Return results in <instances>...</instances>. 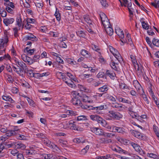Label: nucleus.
Returning a JSON list of instances; mask_svg holds the SVG:
<instances>
[{"label":"nucleus","instance_id":"obj_1","mask_svg":"<svg viewBox=\"0 0 159 159\" xmlns=\"http://www.w3.org/2000/svg\"><path fill=\"white\" fill-rule=\"evenodd\" d=\"M115 32L120 38L121 45H123L124 43H127L128 44H131L132 43L131 39L130 38V35L126 32V39L124 38V35L123 30L118 27H116L115 29Z\"/></svg>","mask_w":159,"mask_h":159},{"label":"nucleus","instance_id":"obj_2","mask_svg":"<svg viewBox=\"0 0 159 159\" xmlns=\"http://www.w3.org/2000/svg\"><path fill=\"white\" fill-rule=\"evenodd\" d=\"M9 35V32L5 31L3 37L0 39V55L2 54L5 52L8 42Z\"/></svg>","mask_w":159,"mask_h":159},{"label":"nucleus","instance_id":"obj_3","mask_svg":"<svg viewBox=\"0 0 159 159\" xmlns=\"http://www.w3.org/2000/svg\"><path fill=\"white\" fill-rule=\"evenodd\" d=\"M56 75L58 79H62L66 84L69 87L73 88L75 87V85L73 82L71 80L66 79L64 77L62 73L60 72H57Z\"/></svg>","mask_w":159,"mask_h":159},{"label":"nucleus","instance_id":"obj_4","mask_svg":"<svg viewBox=\"0 0 159 159\" xmlns=\"http://www.w3.org/2000/svg\"><path fill=\"white\" fill-rule=\"evenodd\" d=\"M108 48L111 52L113 54L118 61L120 62L122 60V58L118 51L111 46L109 45Z\"/></svg>","mask_w":159,"mask_h":159},{"label":"nucleus","instance_id":"obj_5","mask_svg":"<svg viewBox=\"0 0 159 159\" xmlns=\"http://www.w3.org/2000/svg\"><path fill=\"white\" fill-rule=\"evenodd\" d=\"M81 98H72L71 100V102L74 105L76 106H80L83 108L84 109H89V107L86 106L85 107H84L83 105H82V103L80 101Z\"/></svg>","mask_w":159,"mask_h":159},{"label":"nucleus","instance_id":"obj_6","mask_svg":"<svg viewBox=\"0 0 159 159\" xmlns=\"http://www.w3.org/2000/svg\"><path fill=\"white\" fill-rule=\"evenodd\" d=\"M111 148L113 151H115L120 154H124L127 155H129V154L128 152L122 149L120 147L116 145L111 146Z\"/></svg>","mask_w":159,"mask_h":159},{"label":"nucleus","instance_id":"obj_7","mask_svg":"<svg viewBox=\"0 0 159 159\" xmlns=\"http://www.w3.org/2000/svg\"><path fill=\"white\" fill-rule=\"evenodd\" d=\"M108 115L111 118H115L117 120L119 119L123 116L120 113H116L112 111H110L109 112Z\"/></svg>","mask_w":159,"mask_h":159},{"label":"nucleus","instance_id":"obj_8","mask_svg":"<svg viewBox=\"0 0 159 159\" xmlns=\"http://www.w3.org/2000/svg\"><path fill=\"white\" fill-rule=\"evenodd\" d=\"M75 123V122L73 120H70V129L79 131H83V128L77 127Z\"/></svg>","mask_w":159,"mask_h":159},{"label":"nucleus","instance_id":"obj_9","mask_svg":"<svg viewBox=\"0 0 159 159\" xmlns=\"http://www.w3.org/2000/svg\"><path fill=\"white\" fill-rule=\"evenodd\" d=\"M21 57L22 60L29 64L31 65L34 63L33 60L31 58L25 54H22Z\"/></svg>","mask_w":159,"mask_h":159},{"label":"nucleus","instance_id":"obj_10","mask_svg":"<svg viewBox=\"0 0 159 159\" xmlns=\"http://www.w3.org/2000/svg\"><path fill=\"white\" fill-rule=\"evenodd\" d=\"M21 57L22 60L29 64L31 65L34 63L33 60L31 58L25 54H22Z\"/></svg>","mask_w":159,"mask_h":159},{"label":"nucleus","instance_id":"obj_11","mask_svg":"<svg viewBox=\"0 0 159 159\" xmlns=\"http://www.w3.org/2000/svg\"><path fill=\"white\" fill-rule=\"evenodd\" d=\"M21 57L22 60L29 64L31 65L34 63L33 60L31 58L25 54H22Z\"/></svg>","mask_w":159,"mask_h":159},{"label":"nucleus","instance_id":"obj_12","mask_svg":"<svg viewBox=\"0 0 159 159\" xmlns=\"http://www.w3.org/2000/svg\"><path fill=\"white\" fill-rule=\"evenodd\" d=\"M130 144L136 152L140 153L141 154H142V152H143V153L144 154L139 146L133 142L131 143Z\"/></svg>","mask_w":159,"mask_h":159},{"label":"nucleus","instance_id":"obj_13","mask_svg":"<svg viewBox=\"0 0 159 159\" xmlns=\"http://www.w3.org/2000/svg\"><path fill=\"white\" fill-rule=\"evenodd\" d=\"M130 58L132 62L134 65L135 69L136 70H139V66L137 63L135 57L133 55H131Z\"/></svg>","mask_w":159,"mask_h":159},{"label":"nucleus","instance_id":"obj_14","mask_svg":"<svg viewBox=\"0 0 159 159\" xmlns=\"http://www.w3.org/2000/svg\"><path fill=\"white\" fill-rule=\"evenodd\" d=\"M91 130L92 132L98 135H102L103 131L102 129L96 127L91 128Z\"/></svg>","mask_w":159,"mask_h":159},{"label":"nucleus","instance_id":"obj_15","mask_svg":"<svg viewBox=\"0 0 159 159\" xmlns=\"http://www.w3.org/2000/svg\"><path fill=\"white\" fill-rule=\"evenodd\" d=\"M23 153L25 155L31 157V156L34 155L36 152L34 149H30L25 150Z\"/></svg>","mask_w":159,"mask_h":159},{"label":"nucleus","instance_id":"obj_16","mask_svg":"<svg viewBox=\"0 0 159 159\" xmlns=\"http://www.w3.org/2000/svg\"><path fill=\"white\" fill-rule=\"evenodd\" d=\"M108 130L111 132H117L120 133H122L124 131L123 129L122 128L116 126H113L112 129L111 127V129H108Z\"/></svg>","mask_w":159,"mask_h":159},{"label":"nucleus","instance_id":"obj_17","mask_svg":"<svg viewBox=\"0 0 159 159\" xmlns=\"http://www.w3.org/2000/svg\"><path fill=\"white\" fill-rule=\"evenodd\" d=\"M90 118L92 120L97 121L99 123L102 119V118L97 115H91L90 116Z\"/></svg>","mask_w":159,"mask_h":159},{"label":"nucleus","instance_id":"obj_18","mask_svg":"<svg viewBox=\"0 0 159 159\" xmlns=\"http://www.w3.org/2000/svg\"><path fill=\"white\" fill-rule=\"evenodd\" d=\"M14 21L13 18H5L3 19V22L6 26L12 24Z\"/></svg>","mask_w":159,"mask_h":159},{"label":"nucleus","instance_id":"obj_19","mask_svg":"<svg viewBox=\"0 0 159 159\" xmlns=\"http://www.w3.org/2000/svg\"><path fill=\"white\" fill-rule=\"evenodd\" d=\"M102 94L98 93H96L95 94L92 96L93 103L96 101H99L100 98L102 97Z\"/></svg>","mask_w":159,"mask_h":159},{"label":"nucleus","instance_id":"obj_20","mask_svg":"<svg viewBox=\"0 0 159 159\" xmlns=\"http://www.w3.org/2000/svg\"><path fill=\"white\" fill-rule=\"evenodd\" d=\"M82 100L84 102L93 103L91 96H89L86 95H84Z\"/></svg>","mask_w":159,"mask_h":159},{"label":"nucleus","instance_id":"obj_21","mask_svg":"<svg viewBox=\"0 0 159 159\" xmlns=\"http://www.w3.org/2000/svg\"><path fill=\"white\" fill-rule=\"evenodd\" d=\"M99 123L103 127H105L107 129H111V126L107 125V121L103 118Z\"/></svg>","mask_w":159,"mask_h":159},{"label":"nucleus","instance_id":"obj_22","mask_svg":"<svg viewBox=\"0 0 159 159\" xmlns=\"http://www.w3.org/2000/svg\"><path fill=\"white\" fill-rule=\"evenodd\" d=\"M98 141L101 143H108L111 142V140L110 139H108L104 138H100Z\"/></svg>","mask_w":159,"mask_h":159},{"label":"nucleus","instance_id":"obj_23","mask_svg":"<svg viewBox=\"0 0 159 159\" xmlns=\"http://www.w3.org/2000/svg\"><path fill=\"white\" fill-rule=\"evenodd\" d=\"M15 148L21 149H24L26 148V146L23 144L20 143H14Z\"/></svg>","mask_w":159,"mask_h":159},{"label":"nucleus","instance_id":"obj_24","mask_svg":"<svg viewBox=\"0 0 159 159\" xmlns=\"http://www.w3.org/2000/svg\"><path fill=\"white\" fill-rule=\"evenodd\" d=\"M117 139L121 143L124 145H128L129 143H130L128 140H127L122 138L118 137L117 138Z\"/></svg>","mask_w":159,"mask_h":159},{"label":"nucleus","instance_id":"obj_25","mask_svg":"<svg viewBox=\"0 0 159 159\" xmlns=\"http://www.w3.org/2000/svg\"><path fill=\"white\" fill-rule=\"evenodd\" d=\"M73 141L75 143H83L87 142L86 140L82 138H75L73 139Z\"/></svg>","mask_w":159,"mask_h":159},{"label":"nucleus","instance_id":"obj_26","mask_svg":"<svg viewBox=\"0 0 159 159\" xmlns=\"http://www.w3.org/2000/svg\"><path fill=\"white\" fill-rule=\"evenodd\" d=\"M35 37L33 34H29L25 36L23 38V40L25 41L28 40H33L34 39Z\"/></svg>","mask_w":159,"mask_h":159},{"label":"nucleus","instance_id":"obj_27","mask_svg":"<svg viewBox=\"0 0 159 159\" xmlns=\"http://www.w3.org/2000/svg\"><path fill=\"white\" fill-rule=\"evenodd\" d=\"M107 33L110 36L112 35L113 33V30L110 26L105 28Z\"/></svg>","mask_w":159,"mask_h":159},{"label":"nucleus","instance_id":"obj_28","mask_svg":"<svg viewBox=\"0 0 159 159\" xmlns=\"http://www.w3.org/2000/svg\"><path fill=\"white\" fill-rule=\"evenodd\" d=\"M2 97V99L4 100L10 102L12 103L14 102V101L9 96L5 95H3Z\"/></svg>","mask_w":159,"mask_h":159},{"label":"nucleus","instance_id":"obj_29","mask_svg":"<svg viewBox=\"0 0 159 159\" xmlns=\"http://www.w3.org/2000/svg\"><path fill=\"white\" fill-rule=\"evenodd\" d=\"M133 83L135 88L138 91L140 89H142L141 86L137 81H134L133 82Z\"/></svg>","mask_w":159,"mask_h":159},{"label":"nucleus","instance_id":"obj_30","mask_svg":"<svg viewBox=\"0 0 159 159\" xmlns=\"http://www.w3.org/2000/svg\"><path fill=\"white\" fill-rule=\"evenodd\" d=\"M107 107L106 105H101L99 106L96 107H94V109L97 110V113L99 114L100 112L98 111L100 110H102L106 109Z\"/></svg>","mask_w":159,"mask_h":159},{"label":"nucleus","instance_id":"obj_31","mask_svg":"<svg viewBox=\"0 0 159 159\" xmlns=\"http://www.w3.org/2000/svg\"><path fill=\"white\" fill-rule=\"evenodd\" d=\"M106 74L109 76L111 79H114L115 75L113 71L107 70L106 72Z\"/></svg>","mask_w":159,"mask_h":159},{"label":"nucleus","instance_id":"obj_32","mask_svg":"<svg viewBox=\"0 0 159 159\" xmlns=\"http://www.w3.org/2000/svg\"><path fill=\"white\" fill-rule=\"evenodd\" d=\"M115 135L114 134L107 133L104 132L103 131L102 136H103L104 137H107V138H112Z\"/></svg>","mask_w":159,"mask_h":159},{"label":"nucleus","instance_id":"obj_33","mask_svg":"<svg viewBox=\"0 0 159 159\" xmlns=\"http://www.w3.org/2000/svg\"><path fill=\"white\" fill-rule=\"evenodd\" d=\"M108 89V87L106 85H105L98 89L99 91L101 92H106Z\"/></svg>","mask_w":159,"mask_h":159},{"label":"nucleus","instance_id":"obj_34","mask_svg":"<svg viewBox=\"0 0 159 159\" xmlns=\"http://www.w3.org/2000/svg\"><path fill=\"white\" fill-rule=\"evenodd\" d=\"M85 21L90 26L92 24V21L90 19L89 16L88 15H85L84 16Z\"/></svg>","mask_w":159,"mask_h":159},{"label":"nucleus","instance_id":"obj_35","mask_svg":"<svg viewBox=\"0 0 159 159\" xmlns=\"http://www.w3.org/2000/svg\"><path fill=\"white\" fill-rule=\"evenodd\" d=\"M100 16L102 21V22H104L108 20L106 15L103 12H100Z\"/></svg>","mask_w":159,"mask_h":159},{"label":"nucleus","instance_id":"obj_36","mask_svg":"<svg viewBox=\"0 0 159 159\" xmlns=\"http://www.w3.org/2000/svg\"><path fill=\"white\" fill-rule=\"evenodd\" d=\"M80 53L82 55L86 57H88L90 56L89 52L85 50H82Z\"/></svg>","mask_w":159,"mask_h":159},{"label":"nucleus","instance_id":"obj_37","mask_svg":"<svg viewBox=\"0 0 159 159\" xmlns=\"http://www.w3.org/2000/svg\"><path fill=\"white\" fill-rule=\"evenodd\" d=\"M129 113L133 118H135L137 119L138 115L137 113L134 112L132 111L129 110Z\"/></svg>","mask_w":159,"mask_h":159},{"label":"nucleus","instance_id":"obj_38","mask_svg":"<svg viewBox=\"0 0 159 159\" xmlns=\"http://www.w3.org/2000/svg\"><path fill=\"white\" fill-rule=\"evenodd\" d=\"M133 133L135 137L139 139H142V135L140 133L136 131H134Z\"/></svg>","mask_w":159,"mask_h":159},{"label":"nucleus","instance_id":"obj_39","mask_svg":"<svg viewBox=\"0 0 159 159\" xmlns=\"http://www.w3.org/2000/svg\"><path fill=\"white\" fill-rule=\"evenodd\" d=\"M54 15L56 17L57 20L58 21H60L61 20V15L59 10H57V8L56 9V11Z\"/></svg>","mask_w":159,"mask_h":159},{"label":"nucleus","instance_id":"obj_40","mask_svg":"<svg viewBox=\"0 0 159 159\" xmlns=\"http://www.w3.org/2000/svg\"><path fill=\"white\" fill-rule=\"evenodd\" d=\"M117 65V63H115L114 62V61H112L110 64V65L112 69L115 70H117L118 68L117 67L116 65Z\"/></svg>","mask_w":159,"mask_h":159},{"label":"nucleus","instance_id":"obj_41","mask_svg":"<svg viewBox=\"0 0 159 159\" xmlns=\"http://www.w3.org/2000/svg\"><path fill=\"white\" fill-rule=\"evenodd\" d=\"M97 159H116L115 158H113L112 156L110 155H107L106 157L104 156H102L101 157H98Z\"/></svg>","mask_w":159,"mask_h":159},{"label":"nucleus","instance_id":"obj_42","mask_svg":"<svg viewBox=\"0 0 159 159\" xmlns=\"http://www.w3.org/2000/svg\"><path fill=\"white\" fill-rule=\"evenodd\" d=\"M27 101L29 104L32 107H35L36 106V104L34 101L29 98H27Z\"/></svg>","mask_w":159,"mask_h":159},{"label":"nucleus","instance_id":"obj_43","mask_svg":"<svg viewBox=\"0 0 159 159\" xmlns=\"http://www.w3.org/2000/svg\"><path fill=\"white\" fill-rule=\"evenodd\" d=\"M71 94L73 96V98H81L79 93L77 92L73 91L71 93Z\"/></svg>","mask_w":159,"mask_h":159},{"label":"nucleus","instance_id":"obj_44","mask_svg":"<svg viewBox=\"0 0 159 159\" xmlns=\"http://www.w3.org/2000/svg\"><path fill=\"white\" fill-rule=\"evenodd\" d=\"M35 4L36 7L38 8L39 10L42 9L43 4L42 2L41 1L40 2H35Z\"/></svg>","mask_w":159,"mask_h":159},{"label":"nucleus","instance_id":"obj_45","mask_svg":"<svg viewBox=\"0 0 159 159\" xmlns=\"http://www.w3.org/2000/svg\"><path fill=\"white\" fill-rule=\"evenodd\" d=\"M128 3H127V4H124V5L125 7H127L128 8L129 12L130 14L131 15H133V12L134 11V9L131 7V6H132V3H131V5H130V6H128Z\"/></svg>","mask_w":159,"mask_h":159},{"label":"nucleus","instance_id":"obj_46","mask_svg":"<svg viewBox=\"0 0 159 159\" xmlns=\"http://www.w3.org/2000/svg\"><path fill=\"white\" fill-rule=\"evenodd\" d=\"M78 87L81 91H84L86 92H88L89 91V90L88 89L83 85L78 84Z\"/></svg>","mask_w":159,"mask_h":159},{"label":"nucleus","instance_id":"obj_47","mask_svg":"<svg viewBox=\"0 0 159 159\" xmlns=\"http://www.w3.org/2000/svg\"><path fill=\"white\" fill-rule=\"evenodd\" d=\"M28 75L31 77H36L37 76V73H33L32 70H28L27 72Z\"/></svg>","mask_w":159,"mask_h":159},{"label":"nucleus","instance_id":"obj_48","mask_svg":"<svg viewBox=\"0 0 159 159\" xmlns=\"http://www.w3.org/2000/svg\"><path fill=\"white\" fill-rule=\"evenodd\" d=\"M17 65L21 67L23 69L26 70L27 69L25 64L21 61H19Z\"/></svg>","mask_w":159,"mask_h":159},{"label":"nucleus","instance_id":"obj_49","mask_svg":"<svg viewBox=\"0 0 159 159\" xmlns=\"http://www.w3.org/2000/svg\"><path fill=\"white\" fill-rule=\"evenodd\" d=\"M89 148V146L87 145L81 151V154L82 155L85 154L88 151Z\"/></svg>","mask_w":159,"mask_h":159},{"label":"nucleus","instance_id":"obj_50","mask_svg":"<svg viewBox=\"0 0 159 159\" xmlns=\"http://www.w3.org/2000/svg\"><path fill=\"white\" fill-rule=\"evenodd\" d=\"M153 129L157 137H159V130L158 128L155 125H154L153 126Z\"/></svg>","mask_w":159,"mask_h":159},{"label":"nucleus","instance_id":"obj_51","mask_svg":"<svg viewBox=\"0 0 159 159\" xmlns=\"http://www.w3.org/2000/svg\"><path fill=\"white\" fill-rule=\"evenodd\" d=\"M152 43L155 46L159 47V40L154 38L152 40Z\"/></svg>","mask_w":159,"mask_h":159},{"label":"nucleus","instance_id":"obj_52","mask_svg":"<svg viewBox=\"0 0 159 159\" xmlns=\"http://www.w3.org/2000/svg\"><path fill=\"white\" fill-rule=\"evenodd\" d=\"M63 128L64 129L69 128L70 129V121H66L63 124Z\"/></svg>","mask_w":159,"mask_h":159},{"label":"nucleus","instance_id":"obj_53","mask_svg":"<svg viewBox=\"0 0 159 159\" xmlns=\"http://www.w3.org/2000/svg\"><path fill=\"white\" fill-rule=\"evenodd\" d=\"M151 4L156 8H159V0H155V2H152Z\"/></svg>","mask_w":159,"mask_h":159},{"label":"nucleus","instance_id":"obj_54","mask_svg":"<svg viewBox=\"0 0 159 159\" xmlns=\"http://www.w3.org/2000/svg\"><path fill=\"white\" fill-rule=\"evenodd\" d=\"M0 14L3 17H6L7 15V13L3 9H2L1 8L0 10Z\"/></svg>","mask_w":159,"mask_h":159},{"label":"nucleus","instance_id":"obj_55","mask_svg":"<svg viewBox=\"0 0 159 159\" xmlns=\"http://www.w3.org/2000/svg\"><path fill=\"white\" fill-rule=\"evenodd\" d=\"M102 23L104 28L110 26V23L108 21V20H107L104 22H102Z\"/></svg>","mask_w":159,"mask_h":159},{"label":"nucleus","instance_id":"obj_56","mask_svg":"<svg viewBox=\"0 0 159 159\" xmlns=\"http://www.w3.org/2000/svg\"><path fill=\"white\" fill-rule=\"evenodd\" d=\"M4 5L6 7H9L14 8L15 6H14L13 3L11 2H8V3H5Z\"/></svg>","mask_w":159,"mask_h":159},{"label":"nucleus","instance_id":"obj_57","mask_svg":"<svg viewBox=\"0 0 159 159\" xmlns=\"http://www.w3.org/2000/svg\"><path fill=\"white\" fill-rule=\"evenodd\" d=\"M147 156L150 158H152L154 159L157 158V156L153 153H148L147 154Z\"/></svg>","mask_w":159,"mask_h":159},{"label":"nucleus","instance_id":"obj_58","mask_svg":"<svg viewBox=\"0 0 159 159\" xmlns=\"http://www.w3.org/2000/svg\"><path fill=\"white\" fill-rule=\"evenodd\" d=\"M7 138L6 137L3 136L0 137V144H4L3 143L7 139Z\"/></svg>","mask_w":159,"mask_h":159},{"label":"nucleus","instance_id":"obj_59","mask_svg":"<svg viewBox=\"0 0 159 159\" xmlns=\"http://www.w3.org/2000/svg\"><path fill=\"white\" fill-rule=\"evenodd\" d=\"M67 76L71 79V80H73L75 81H76L77 80L75 78L74 75L68 72L67 73Z\"/></svg>","mask_w":159,"mask_h":159},{"label":"nucleus","instance_id":"obj_60","mask_svg":"<svg viewBox=\"0 0 159 159\" xmlns=\"http://www.w3.org/2000/svg\"><path fill=\"white\" fill-rule=\"evenodd\" d=\"M147 119V116L146 115H142L140 116L138 115L137 120L141 121L143 120L146 119Z\"/></svg>","mask_w":159,"mask_h":159},{"label":"nucleus","instance_id":"obj_61","mask_svg":"<svg viewBox=\"0 0 159 159\" xmlns=\"http://www.w3.org/2000/svg\"><path fill=\"white\" fill-rule=\"evenodd\" d=\"M118 100L120 102H122L126 103H129V101L128 100L121 97L118 98Z\"/></svg>","mask_w":159,"mask_h":159},{"label":"nucleus","instance_id":"obj_62","mask_svg":"<svg viewBox=\"0 0 159 159\" xmlns=\"http://www.w3.org/2000/svg\"><path fill=\"white\" fill-rule=\"evenodd\" d=\"M6 135L7 136H11L15 135V133L12 130H9L7 131Z\"/></svg>","mask_w":159,"mask_h":159},{"label":"nucleus","instance_id":"obj_63","mask_svg":"<svg viewBox=\"0 0 159 159\" xmlns=\"http://www.w3.org/2000/svg\"><path fill=\"white\" fill-rule=\"evenodd\" d=\"M76 34L79 37H83L85 36V34L82 31H78L76 32Z\"/></svg>","mask_w":159,"mask_h":159},{"label":"nucleus","instance_id":"obj_64","mask_svg":"<svg viewBox=\"0 0 159 159\" xmlns=\"http://www.w3.org/2000/svg\"><path fill=\"white\" fill-rule=\"evenodd\" d=\"M142 25L143 28L145 29L148 30L149 28V26L148 24L144 21H142Z\"/></svg>","mask_w":159,"mask_h":159}]
</instances>
